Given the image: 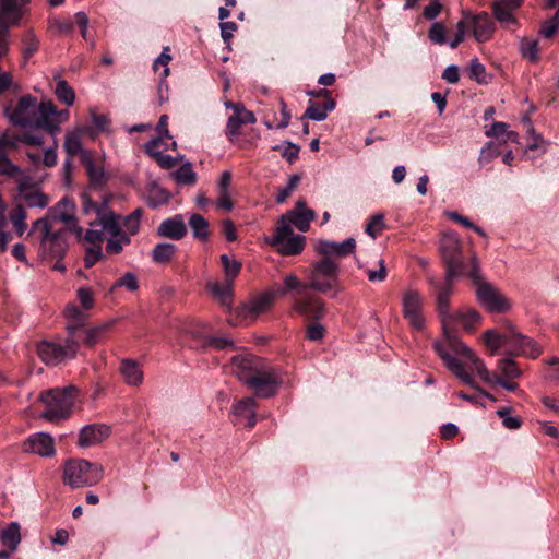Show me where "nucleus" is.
Listing matches in <instances>:
<instances>
[{"instance_id": "2f4dec72", "label": "nucleus", "mask_w": 559, "mask_h": 559, "mask_svg": "<svg viewBox=\"0 0 559 559\" xmlns=\"http://www.w3.org/2000/svg\"><path fill=\"white\" fill-rule=\"evenodd\" d=\"M335 106L336 103L332 97L325 99L322 105L310 100L305 115L301 117V120L311 119L313 121L321 122L326 119L330 111L335 109Z\"/></svg>"}, {"instance_id": "680f3d73", "label": "nucleus", "mask_w": 559, "mask_h": 559, "mask_svg": "<svg viewBox=\"0 0 559 559\" xmlns=\"http://www.w3.org/2000/svg\"><path fill=\"white\" fill-rule=\"evenodd\" d=\"M510 411V407H501L497 411V415L502 419L504 428L516 430L522 426V420L518 416H511Z\"/></svg>"}, {"instance_id": "cd10ccee", "label": "nucleus", "mask_w": 559, "mask_h": 559, "mask_svg": "<svg viewBox=\"0 0 559 559\" xmlns=\"http://www.w3.org/2000/svg\"><path fill=\"white\" fill-rule=\"evenodd\" d=\"M27 451L40 456H51L55 453L53 440L50 435L37 432L27 440Z\"/></svg>"}, {"instance_id": "dca6fc26", "label": "nucleus", "mask_w": 559, "mask_h": 559, "mask_svg": "<svg viewBox=\"0 0 559 559\" xmlns=\"http://www.w3.org/2000/svg\"><path fill=\"white\" fill-rule=\"evenodd\" d=\"M524 0H495L491 4L495 19L502 25L515 24L514 13L522 7Z\"/></svg>"}, {"instance_id": "2eb2a0df", "label": "nucleus", "mask_w": 559, "mask_h": 559, "mask_svg": "<svg viewBox=\"0 0 559 559\" xmlns=\"http://www.w3.org/2000/svg\"><path fill=\"white\" fill-rule=\"evenodd\" d=\"M92 227H102L103 233H107L110 236H119L124 234L121 226V217L109 209L97 210V217L93 222H88Z\"/></svg>"}, {"instance_id": "e2e57ef3", "label": "nucleus", "mask_w": 559, "mask_h": 559, "mask_svg": "<svg viewBox=\"0 0 559 559\" xmlns=\"http://www.w3.org/2000/svg\"><path fill=\"white\" fill-rule=\"evenodd\" d=\"M243 121L240 120L238 115H231L227 119L225 134L227 139L233 142L239 134Z\"/></svg>"}, {"instance_id": "4c0bfd02", "label": "nucleus", "mask_w": 559, "mask_h": 559, "mask_svg": "<svg viewBox=\"0 0 559 559\" xmlns=\"http://www.w3.org/2000/svg\"><path fill=\"white\" fill-rule=\"evenodd\" d=\"M108 326L109 324L105 323L91 329L82 328L80 333L76 335V340L79 341L82 335V341L84 344L87 346H94L104 338Z\"/></svg>"}, {"instance_id": "0eeeda50", "label": "nucleus", "mask_w": 559, "mask_h": 559, "mask_svg": "<svg viewBox=\"0 0 559 559\" xmlns=\"http://www.w3.org/2000/svg\"><path fill=\"white\" fill-rule=\"evenodd\" d=\"M40 230V251L45 258L62 259L68 243L63 230L52 231L48 218L41 217L33 223L32 231Z\"/></svg>"}, {"instance_id": "8fccbe9b", "label": "nucleus", "mask_w": 559, "mask_h": 559, "mask_svg": "<svg viewBox=\"0 0 559 559\" xmlns=\"http://www.w3.org/2000/svg\"><path fill=\"white\" fill-rule=\"evenodd\" d=\"M170 60H171V56L169 53V47H165L163 49L162 53L153 62L154 71H157L159 66L164 67L162 78L159 81V92H162L163 85H165L167 87L166 78L169 75L168 63Z\"/></svg>"}, {"instance_id": "3c124183", "label": "nucleus", "mask_w": 559, "mask_h": 559, "mask_svg": "<svg viewBox=\"0 0 559 559\" xmlns=\"http://www.w3.org/2000/svg\"><path fill=\"white\" fill-rule=\"evenodd\" d=\"M467 75L469 79L476 81L479 84L488 83L486 68L483 63L479 62L477 58L471 60V63L467 68Z\"/></svg>"}, {"instance_id": "9b49d317", "label": "nucleus", "mask_w": 559, "mask_h": 559, "mask_svg": "<svg viewBox=\"0 0 559 559\" xmlns=\"http://www.w3.org/2000/svg\"><path fill=\"white\" fill-rule=\"evenodd\" d=\"M292 307L299 316L306 320H320L324 314V304L314 295L305 289L297 296H292Z\"/></svg>"}, {"instance_id": "052dcab7", "label": "nucleus", "mask_w": 559, "mask_h": 559, "mask_svg": "<svg viewBox=\"0 0 559 559\" xmlns=\"http://www.w3.org/2000/svg\"><path fill=\"white\" fill-rule=\"evenodd\" d=\"M445 215L449 218H451L452 221H454L455 223H457V224H460V225H462V226H464L466 228H469V229L474 230L479 236L486 237L485 230L480 226L474 224L468 217L463 216V215H461L460 213H457L455 211H448L445 213Z\"/></svg>"}, {"instance_id": "58836bf2", "label": "nucleus", "mask_w": 559, "mask_h": 559, "mask_svg": "<svg viewBox=\"0 0 559 559\" xmlns=\"http://www.w3.org/2000/svg\"><path fill=\"white\" fill-rule=\"evenodd\" d=\"M170 193L163 187L153 183L146 195V203L150 207L156 209L160 205H165L170 201Z\"/></svg>"}, {"instance_id": "6e6d98bb", "label": "nucleus", "mask_w": 559, "mask_h": 559, "mask_svg": "<svg viewBox=\"0 0 559 559\" xmlns=\"http://www.w3.org/2000/svg\"><path fill=\"white\" fill-rule=\"evenodd\" d=\"M79 131H70L66 134L63 147L71 157L78 155L82 150L81 136Z\"/></svg>"}, {"instance_id": "09e8293b", "label": "nucleus", "mask_w": 559, "mask_h": 559, "mask_svg": "<svg viewBox=\"0 0 559 559\" xmlns=\"http://www.w3.org/2000/svg\"><path fill=\"white\" fill-rule=\"evenodd\" d=\"M10 221L19 236H22L26 230V211L22 204H16L9 214Z\"/></svg>"}, {"instance_id": "a19ab883", "label": "nucleus", "mask_w": 559, "mask_h": 559, "mask_svg": "<svg viewBox=\"0 0 559 559\" xmlns=\"http://www.w3.org/2000/svg\"><path fill=\"white\" fill-rule=\"evenodd\" d=\"M173 179L179 186H193L197 182V174L192 169V164L186 162L176 171L171 174Z\"/></svg>"}, {"instance_id": "69168bd1", "label": "nucleus", "mask_w": 559, "mask_h": 559, "mask_svg": "<svg viewBox=\"0 0 559 559\" xmlns=\"http://www.w3.org/2000/svg\"><path fill=\"white\" fill-rule=\"evenodd\" d=\"M103 258L104 253L102 250V246H90L85 249L84 266L86 269H91Z\"/></svg>"}, {"instance_id": "774afa93", "label": "nucleus", "mask_w": 559, "mask_h": 559, "mask_svg": "<svg viewBox=\"0 0 559 559\" xmlns=\"http://www.w3.org/2000/svg\"><path fill=\"white\" fill-rule=\"evenodd\" d=\"M428 38L437 45H444L447 44V37H445V27L440 22H435L429 32H428Z\"/></svg>"}, {"instance_id": "393cba45", "label": "nucleus", "mask_w": 559, "mask_h": 559, "mask_svg": "<svg viewBox=\"0 0 559 559\" xmlns=\"http://www.w3.org/2000/svg\"><path fill=\"white\" fill-rule=\"evenodd\" d=\"M16 200L23 201L28 207L45 209L49 204L47 194L25 182L19 185Z\"/></svg>"}, {"instance_id": "7ed1b4c3", "label": "nucleus", "mask_w": 559, "mask_h": 559, "mask_svg": "<svg viewBox=\"0 0 559 559\" xmlns=\"http://www.w3.org/2000/svg\"><path fill=\"white\" fill-rule=\"evenodd\" d=\"M104 475L103 466L84 459L69 460L63 467V483L71 488L97 485Z\"/></svg>"}, {"instance_id": "bf43d9fd", "label": "nucleus", "mask_w": 559, "mask_h": 559, "mask_svg": "<svg viewBox=\"0 0 559 559\" xmlns=\"http://www.w3.org/2000/svg\"><path fill=\"white\" fill-rule=\"evenodd\" d=\"M384 226V215L382 213H378L369 218L365 227V233L372 239H376Z\"/></svg>"}, {"instance_id": "37998d69", "label": "nucleus", "mask_w": 559, "mask_h": 559, "mask_svg": "<svg viewBox=\"0 0 559 559\" xmlns=\"http://www.w3.org/2000/svg\"><path fill=\"white\" fill-rule=\"evenodd\" d=\"M177 247L170 242L157 243L151 253L152 260L156 263L169 262L176 253Z\"/></svg>"}, {"instance_id": "f3484780", "label": "nucleus", "mask_w": 559, "mask_h": 559, "mask_svg": "<svg viewBox=\"0 0 559 559\" xmlns=\"http://www.w3.org/2000/svg\"><path fill=\"white\" fill-rule=\"evenodd\" d=\"M356 249V240L353 237L346 238L341 242L321 239L318 241L317 250L321 255L331 258L346 257L353 253Z\"/></svg>"}, {"instance_id": "f257e3e1", "label": "nucleus", "mask_w": 559, "mask_h": 559, "mask_svg": "<svg viewBox=\"0 0 559 559\" xmlns=\"http://www.w3.org/2000/svg\"><path fill=\"white\" fill-rule=\"evenodd\" d=\"M53 104L51 102L38 103L31 94L20 97L15 104L4 108V116L13 126L33 130H53Z\"/></svg>"}, {"instance_id": "ea45409f", "label": "nucleus", "mask_w": 559, "mask_h": 559, "mask_svg": "<svg viewBox=\"0 0 559 559\" xmlns=\"http://www.w3.org/2000/svg\"><path fill=\"white\" fill-rule=\"evenodd\" d=\"M445 265V276L444 283L442 285H449L453 287L454 281L456 277L461 275L467 276V273L471 271V265H467L464 262H443Z\"/></svg>"}, {"instance_id": "a18cd8bd", "label": "nucleus", "mask_w": 559, "mask_h": 559, "mask_svg": "<svg viewBox=\"0 0 559 559\" xmlns=\"http://www.w3.org/2000/svg\"><path fill=\"white\" fill-rule=\"evenodd\" d=\"M498 371L500 373V378L507 379H516L521 377L522 372L514 360L510 357H506L498 362Z\"/></svg>"}, {"instance_id": "1a4fd4ad", "label": "nucleus", "mask_w": 559, "mask_h": 559, "mask_svg": "<svg viewBox=\"0 0 559 559\" xmlns=\"http://www.w3.org/2000/svg\"><path fill=\"white\" fill-rule=\"evenodd\" d=\"M338 264L332 259L324 257L313 264L309 289L328 293L336 289L338 282Z\"/></svg>"}, {"instance_id": "6ab92c4d", "label": "nucleus", "mask_w": 559, "mask_h": 559, "mask_svg": "<svg viewBox=\"0 0 559 559\" xmlns=\"http://www.w3.org/2000/svg\"><path fill=\"white\" fill-rule=\"evenodd\" d=\"M437 288V297H436V304H437V310L439 312V316L442 321L443 325V334L445 335V330L449 333H453L448 328V321H451L453 319V312L450 311V297L453 294V287H450L449 285H441L436 283Z\"/></svg>"}, {"instance_id": "ddd939ff", "label": "nucleus", "mask_w": 559, "mask_h": 559, "mask_svg": "<svg viewBox=\"0 0 559 559\" xmlns=\"http://www.w3.org/2000/svg\"><path fill=\"white\" fill-rule=\"evenodd\" d=\"M403 316L415 330L425 328V317L423 314L424 297L414 289H407L402 299Z\"/></svg>"}, {"instance_id": "473e14b6", "label": "nucleus", "mask_w": 559, "mask_h": 559, "mask_svg": "<svg viewBox=\"0 0 559 559\" xmlns=\"http://www.w3.org/2000/svg\"><path fill=\"white\" fill-rule=\"evenodd\" d=\"M162 143V138H155L145 143L144 148L148 156L154 158V160L162 167L163 169H170L177 164V158L170 155L164 154L156 150V147Z\"/></svg>"}, {"instance_id": "b1692460", "label": "nucleus", "mask_w": 559, "mask_h": 559, "mask_svg": "<svg viewBox=\"0 0 559 559\" xmlns=\"http://www.w3.org/2000/svg\"><path fill=\"white\" fill-rule=\"evenodd\" d=\"M439 250L443 262H464L461 252V242L453 231L443 234Z\"/></svg>"}, {"instance_id": "f704fd0d", "label": "nucleus", "mask_w": 559, "mask_h": 559, "mask_svg": "<svg viewBox=\"0 0 559 559\" xmlns=\"http://www.w3.org/2000/svg\"><path fill=\"white\" fill-rule=\"evenodd\" d=\"M306 243V237L302 235H296L286 238L282 243H277L278 252L285 255H296L299 254Z\"/></svg>"}, {"instance_id": "72a5a7b5", "label": "nucleus", "mask_w": 559, "mask_h": 559, "mask_svg": "<svg viewBox=\"0 0 559 559\" xmlns=\"http://www.w3.org/2000/svg\"><path fill=\"white\" fill-rule=\"evenodd\" d=\"M55 217L64 224L75 222V203L69 198H62L53 209Z\"/></svg>"}, {"instance_id": "6e6552de", "label": "nucleus", "mask_w": 559, "mask_h": 559, "mask_svg": "<svg viewBox=\"0 0 559 559\" xmlns=\"http://www.w3.org/2000/svg\"><path fill=\"white\" fill-rule=\"evenodd\" d=\"M79 342L68 336L63 344L44 340L36 346L37 355L47 366H56L75 357Z\"/></svg>"}, {"instance_id": "0e129e2a", "label": "nucleus", "mask_w": 559, "mask_h": 559, "mask_svg": "<svg viewBox=\"0 0 559 559\" xmlns=\"http://www.w3.org/2000/svg\"><path fill=\"white\" fill-rule=\"evenodd\" d=\"M366 275H367L368 281L371 283L384 282L388 277V269L385 265V261L383 259H380L378 261V269L377 270L368 269L366 271Z\"/></svg>"}, {"instance_id": "5fc2aeb1", "label": "nucleus", "mask_w": 559, "mask_h": 559, "mask_svg": "<svg viewBox=\"0 0 559 559\" xmlns=\"http://www.w3.org/2000/svg\"><path fill=\"white\" fill-rule=\"evenodd\" d=\"M142 214L143 210L138 207L132 213L127 215L121 222V226L126 229L129 236L135 235L139 231Z\"/></svg>"}, {"instance_id": "bb28decb", "label": "nucleus", "mask_w": 559, "mask_h": 559, "mask_svg": "<svg viewBox=\"0 0 559 559\" xmlns=\"http://www.w3.org/2000/svg\"><path fill=\"white\" fill-rule=\"evenodd\" d=\"M91 122L80 128V132L92 139L97 138L100 133H108L111 124L110 117L106 114H98L96 109H90Z\"/></svg>"}, {"instance_id": "de8ad7c7", "label": "nucleus", "mask_w": 559, "mask_h": 559, "mask_svg": "<svg viewBox=\"0 0 559 559\" xmlns=\"http://www.w3.org/2000/svg\"><path fill=\"white\" fill-rule=\"evenodd\" d=\"M271 304L272 296L263 294L249 300V302L246 305V310L253 317H258L259 314L265 312Z\"/></svg>"}, {"instance_id": "4d7b16f0", "label": "nucleus", "mask_w": 559, "mask_h": 559, "mask_svg": "<svg viewBox=\"0 0 559 559\" xmlns=\"http://www.w3.org/2000/svg\"><path fill=\"white\" fill-rule=\"evenodd\" d=\"M120 287H124L129 292H136L140 287L138 276L132 272L124 273L122 277L112 284L109 292L112 293Z\"/></svg>"}, {"instance_id": "a211bd4d", "label": "nucleus", "mask_w": 559, "mask_h": 559, "mask_svg": "<svg viewBox=\"0 0 559 559\" xmlns=\"http://www.w3.org/2000/svg\"><path fill=\"white\" fill-rule=\"evenodd\" d=\"M466 17L469 19L473 26V36L478 43L487 41L496 31V24L487 12L475 15L468 14Z\"/></svg>"}, {"instance_id": "c9c22d12", "label": "nucleus", "mask_w": 559, "mask_h": 559, "mask_svg": "<svg viewBox=\"0 0 559 559\" xmlns=\"http://www.w3.org/2000/svg\"><path fill=\"white\" fill-rule=\"evenodd\" d=\"M453 319L448 321V328L453 323H461L466 331H472L480 322V314L475 309H468L465 312H453Z\"/></svg>"}, {"instance_id": "e433bc0d", "label": "nucleus", "mask_w": 559, "mask_h": 559, "mask_svg": "<svg viewBox=\"0 0 559 559\" xmlns=\"http://www.w3.org/2000/svg\"><path fill=\"white\" fill-rule=\"evenodd\" d=\"M0 539L3 546L11 549V551H15L17 549L19 544L21 543V533L20 525L17 522H11L7 528H4L0 534Z\"/></svg>"}, {"instance_id": "13d9d810", "label": "nucleus", "mask_w": 559, "mask_h": 559, "mask_svg": "<svg viewBox=\"0 0 559 559\" xmlns=\"http://www.w3.org/2000/svg\"><path fill=\"white\" fill-rule=\"evenodd\" d=\"M500 154H502L501 144L490 141L486 143L480 150L478 162L481 165L487 164L498 157Z\"/></svg>"}, {"instance_id": "423d86ee", "label": "nucleus", "mask_w": 559, "mask_h": 559, "mask_svg": "<svg viewBox=\"0 0 559 559\" xmlns=\"http://www.w3.org/2000/svg\"><path fill=\"white\" fill-rule=\"evenodd\" d=\"M74 386H66L41 393L40 400L46 404L43 417L49 421H57L69 417L74 404Z\"/></svg>"}, {"instance_id": "c85d7f7f", "label": "nucleus", "mask_w": 559, "mask_h": 559, "mask_svg": "<svg viewBox=\"0 0 559 559\" xmlns=\"http://www.w3.org/2000/svg\"><path fill=\"white\" fill-rule=\"evenodd\" d=\"M119 371L127 385L139 386L142 384L144 374L140 364L131 358H123L120 362Z\"/></svg>"}, {"instance_id": "39448f33", "label": "nucleus", "mask_w": 559, "mask_h": 559, "mask_svg": "<svg viewBox=\"0 0 559 559\" xmlns=\"http://www.w3.org/2000/svg\"><path fill=\"white\" fill-rule=\"evenodd\" d=\"M444 344V348L449 350V353L455 357V355L464 357L467 359L466 366L463 365L464 370H471L472 372L477 373L481 381L488 384H493L498 374H492L489 372L484 361L479 359L471 348H468L457 336L455 333H449L445 330V340L440 341Z\"/></svg>"}, {"instance_id": "338daca9", "label": "nucleus", "mask_w": 559, "mask_h": 559, "mask_svg": "<svg viewBox=\"0 0 559 559\" xmlns=\"http://www.w3.org/2000/svg\"><path fill=\"white\" fill-rule=\"evenodd\" d=\"M559 28V10L555 13V15L543 22L539 34L545 38H551Z\"/></svg>"}, {"instance_id": "aec40b11", "label": "nucleus", "mask_w": 559, "mask_h": 559, "mask_svg": "<svg viewBox=\"0 0 559 559\" xmlns=\"http://www.w3.org/2000/svg\"><path fill=\"white\" fill-rule=\"evenodd\" d=\"M255 407V400L252 396H247L233 405L231 414L236 417L238 424L252 428L257 423Z\"/></svg>"}, {"instance_id": "864d4df0", "label": "nucleus", "mask_w": 559, "mask_h": 559, "mask_svg": "<svg viewBox=\"0 0 559 559\" xmlns=\"http://www.w3.org/2000/svg\"><path fill=\"white\" fill-rule=\"evenodd\" d=\"M520 51L522 57L528 59L531 62H536L539 59L538 41L536 39L522 38L520 41Z\"/></svg>"}, {"instance_id": "5701e85b", "label": "nucleus", "mask_w": 559, "mask_h": 559, "mask_svg": "<svg viewBox=\"0 0 559 559\" xmlns=\"http://www.w3.org/2000/svg\"><path fill=\"white\" fill-rule=\"evenodd\" d=\"M109 433L110 427L107 425H86L80 430L78 445L80 448L95 445L105 440Z\"/></svg>"}, {"instance_id": "79ce46f5", "label": "nucleus", "mask_w": 559, "mask_h": 559, "mask_svg": "<svg viewBox=\"0 0 559 559\" xmlns=\"http://www.w3.org/2000/svg\"><path fill=\"white\" fill-rule=\"evenodd\" d=\"M189 226L195 239L205 241L209 238V222L200 214H192L189 218Z\"/></svg>"}, {"instance_id": "a878e982", "label": "nucleus", "mask_w": 559, "mask_h": 559, "mask_svg": "<svg viewBox=\"0 0 559 559\" xmlns=\"http://www.w3.org/2000/svg\"><path fill=\"white\" fill-rule=\"evenodd\" d=\"M305 289H309V286L302 283L296 275L288 274L284 277L282 285H274L273 288L266 293L267 296H272V301L277 297H285L288 294L297 296L298 293H302Z\"/></svg>"}, {"instance_id": "49530a36", "label": "nucleus", "mask_w": 559, "mask_h": 559, "mask_svg": "<svg viewBox=\"0 0 559 559\" xmlns=\"http://www.w3.org/2000/svg\"><path fill=\"white\" fill-rule=\"evenodd\" d=\"M55 94L59 102L67 106H72L75 102L74 90L69 85L66 80H58L55 88Z\"/></svg>"}, {"instance_id": "412c9836", "label": "nucleus", "mask_w": 559, "mask_h": 559, "mask_svg": "<svg viewBox=\"0 0 559 559\" xmlns=\"http://www.w3.org/2000/svg\"><path fill=\"white\" fill-rule=\"evenodd\" d=\"M156 234L159 237L171 240H180L187 235V225L180 214L164 219L157 227Z\"/></svg>"}, {"instance_id": "9d476101", "label": "nucleus", "mask_w": 559, "mask_h": 559, "mask_svg": "<svg viewBox=\"0 0 559 559\" xmlns=\"http://www.w3.org/2000/svg\"><path fill=\"white\" fill-rule=\"evenodd\" d=\"M433 349L442 359L445 367L453 374H455V377L459 378L465 385L477 391L478 395L484 396L491 402H497V399L492 394L481 389L475 381L474 377L469 372L464 370L463 364L456 357H453L448 349L444 348V344H442L441 342H435Z\"/></svg>"}, {"instance_id": "603ef678", "label": "nucleus", "mask_w": 559, "mask_h": 559, "mask_svg": "<svg viewBox=\"0 0 559 559\" xmlns=\"http://www.w3.org/2000/svg\"><path fill=\"white\" fill-rule=\"evenodd\" d=\"M131 239L127 233L120 234L119 236H110L106 242V252L109 254H119L123 247L129 245Z\"/></svg>"}, {"instance_id": "f8f14e48", "label": "nucleus", "mask_w": 559, "mask_h": 559, "mask_svg": "<svg viewBox=\"0 0 559 559\" xmlns=\"http://www.w3.org/2000/svg\"><path fill=\"white\" fill-rule=\"evenodd\" d=\"M281 384V377L273 369L264 365L247 386L254 390L257 396L269 399L275 395Z\"/></svg>"}, {"instance_id": "20e7f679", "label": "nucleus", "mask_w": 559, "mask_h": 559, "mask_svg": "<svg viewBox=\"0 0 559 559\" xmlns=\"http://www.w3.org/2000/svg\"><path fill=\"white\" fill-rule=\"evenodd\" d=\"M467 277L477 286V300L487 311L500 313L509 309L508 300L490 283L483 281L476 257L472 258Z\"/></svg>"}, {"instance_id": "c756f323", "label": "nucleus", "mask_w": 559, "mask_h": 559, "mask_svg": "<svg viewBox=\"0 0 559 559\" xmlns=\"http://www.w3.org/2000/svg\"><path fill=\"white\" fill-rule=\"evenodd\" d=\"M63 314L68 321L67 331L69 333V336L76 338V335L85 325V313L76 305L69 304L64 308Z\"/></svg>"}, {"instance_id": "c03bdc74", "label": "nucleus", "mask_w": 559, "mask_h": 559, "mask_svg": "<svg viewBox=\"0 0 559 559\" xmlns=\"http://www.w3.org/2000/svg\"><path fill=\"white\" fill-rule=\"evenodd\" d=\"M294 235L292 223L287 216H282L277 223L276 229L272 239L270 240L271 246H276L277 243H282L283 240Z\"/></svg>"}, {"instance_id": "4468645a", "label": "nucleus", "mask_w": 559, "mask_h": 559, "mask_svg": "<svg viewBox=\"0 0 559 559\" xmlns=\"http://www.w3.org/2000/svg\"><path fill=\"white\" fill-rule=\"evenodd\" d=\"M264 364L257 357L235 356L231 359L233 373L246 385L261 370Z\"/></svg>"}, {"instance_id": "7c9ffc66", "label": "nucleus", "mask_w": 559, "mask_h": 559, "mask_svg": "<svg viewBox=\"0 0 559 559\" xmlns=\"http://www.w3.org/2000/svg\"><path fill=\"white\" fill-rule=\"evenodd\" d=\"M233 287L234 283L224 281V283L209 282L206 284L207 290L217 299L224 309L230 310L233 304Z\"/></svg>"}, {"instance_id": "f03ea898", "label": "nucleus", "mask_w": 559, "mask_h": 559, "mask_svg": "<svg viewBox=\"0 0 559 559\" xmlns=\"http://www.w3.org/2000/svg\"><path fill=\"white\" fill-rule=\"evenodd\" d=\"M484 342L491 348L492 355L501 346L508 348L509 355H525L535 358L542 353V348L534 340L519 332L510 322L504 323V330L501 333L491 329L485 331Z\"/></svg>"}, {"instance_id": "4be33fe9", "label": "nucleus", "mask_w": 559, "mask_h": 559, "mask_svg": "<svg viewBox=\"0 0 559 559\" xmlns=\"http://www.w3.org/2000/svg\"><path fill=\"white\" fill-rule=\"evenodd\" d=\"M289 222L301 233L309 229L310 223L314 219L316 213L313 210L306 206V201L299 199L296 205L286 214Z\"/></svg>"}]
</instances>
